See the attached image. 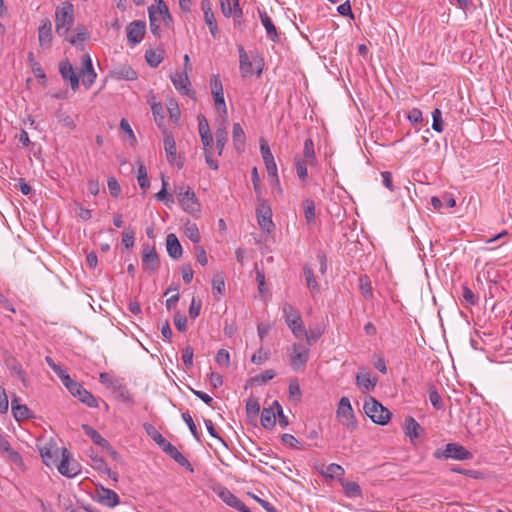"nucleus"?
Returning <instances> with one entry per match:
<instances>
[{
  "mask_svg": "<svg viewBox=\"0 0 512 512\" xmlns=\"http://www.w3.org/2000/svg\"><path fill=\"white\" fill-rule=\"evenodd\" d=\"M147 432L155 441V443L175 462H177L180 466L185 467L189 471L193 472V468L188 459L174 445H172L168 440H166L160 432H158L152 426H150L149 429H147Z\"/></svg>",
  "mask_w": 512,
  "mask_h": 512,
  "instance_id": "obj_1",
  "label": "nucleus"
},
{
  "mask_svg": "<svg viewBox=\"0 0 512 512\" xmlns=\"http://www.w3.org/2000/svg\"><path fill=\"white\" fill-rule=\"evenodd\" d=\"M74 24V6L70 2L63 3L55 11V29L59 36L67 37Z\"/></svg>",
  "mask_w": 512,
  "mask_h": 512,
  "instance_id": "obj_2",
  "label": "nucleus"
},
{
  "mask_svg": "<svg viewBox=\"0 0 512 512\" xmlns=\"http://www.w3.org/2000/svg\"><path fill=\"white\" fill-rule=\"evenodd\" d=\"M99 381L106 388L112 390V392L120 401L129 404L133 403V397L123 384V380L121 378H117L107 372H102L99 375Z\"/></svg>",
  "mask_w": 512,
  "mask_h": 512,
  "instance_id": "obj_3",
  "label": "nucleus"
},
{
  "mask_svg": "<svg viewBox=\"0 0 512 512\" xmlns=\"http://www.w3.org/2000/svg\"><path fill=\"white\" fill-rule=\"evenodd\" d=\"M363 408L372 422L378 425H386L390 420V411L373 397L365 400Z\"/></svg>",
  "mask_w": 512,
  "mask_h": 512,
  "instance_id": "obj_4",
  "label": "nucleus"
},
{
  "mask_svg": "<svg viewBox=\"0 0 512 512\" xmlns=\"http://www.w3.org/2000/svg\"><path fill=\"white\" fill-rule=\"evenodd\" d=\"M178 201L182 209L190 214L200 211V204L194 191L185 184H181L176 188Z\"/></svg>",
  "mask_w": 512,
  "mask_h": 512,
  "instance_id": "obj_5",
  "label": "nucleus"
},
{
  "mask_svg": "<svg viewBox=\"0 0 512 512\" xmlns=\"http://www.w3.org/2000/svg\"><path fill=\"white\" fill-rule=\"evenodd\" d=\"M336 416L339 422L348 430L353 431L357 428V421L351 406L350 400L347 397H342L339 400L336 410Z\"/></svg>",
  "mask_w": 512,
  "mask_h": 512,
  "instance_id": "obj_6",
  "label": "nucleus"
},
{
  "mask_svg": "<svg viewBox=\"0 0 512 512\" xmlns=\"http://www.w3.org/2000/svg\"><path fill=\"white\" fill-rule=\"evenodd\" d=\"M288 354L291 368L294 371H298L308 362L310 350L300 343H294L289 348Z\"/></svg>",
  "mask_w": 512,
  "mask_h": 512,
  "instance_id": "obj_7",
  "label": "nucleus"
},
{
  "mask_svg": "<svg viewBox=\"0 0 512 512\" xmlns=\"http://www.w3.org/2000/svg\"><path fill=\"white\" fill-rule=\"evenodd\" d=\"M55 466L58 472L67 478H73L80 473V465L71 459L70 453L66 448L61 450V459Z\"/></svg>",
  "mask_w": 512,
  "mask_h": 512,
  "instance_id": "obj_8",
  "label": "nucleus"
},
{
  "mask_svg": "<svg viewBox=\"0 0 512 512\" xmlns=\"http://www.w3.org/2000/svg\"><path fill=\"white\" fill-rule=\"evenodd\" d=\"M437 458H451L455 460H470L473 458V454L464 448L462 445L457 443H448L445 448L439 452H435Z\"/></svg>",
  "mask_w": 512,
  "mask_h": 512,
  "instance_id": "obj_9",
  "label": "nucleus"
},
{
  "mask_svg": "<svg viewBox=\"0 0 512 512\" xmlns=\"http://www.w3.org/2000/svg\"><path fill=\"white\" fill-rule=\"evenodd\" d=\"M256 216L258 225L261 227V229L270 233L274 228V223L272 221L271 207L266 200H259V204L256 208Z\"/></svg>",
  "mask_w": 512,
  "mask_h": 512,
  "instance_id": "obj_10",
  "label": "nucleus"
},
{
  "mask_svg": "<svg viewBox=\"0 0 512 512\" xmlns=\"http://www.w3.org/2000/svg\"><path fill=\"white\" fill-rule=\"evenodd\" d=\"M214 491L228 506L238 510L239 512H251L250 509L226 487L218 486Z\"/></svg>",
  "mask_w": 512,
  "mask_h": 512,
  "instance_id": "obj_11",
  "label": "nucleus"
},
{
  "mask_svg": "<svg viewBox=\"0 0 512 512\" xmlns=\"http://www.w3.org/2000/svg\"><path fill=\"white\" fill-rule=\"evenodd\" d=\"M142 266L145 271L152 273L159 267V258L153 245L144 244L142 248Z\"/></svg>",
  "mask_w": 512,
  "mask_h": 512,
  "instance_id": "obj_12",
  "label": "nucleus"
},
{
  "mask_svg": "<svg viewBox=\"0 0 512 512\" xmlns=\"http://www.w3.org/2000/svg\"><path fill=\"white\" fill-rule=\"evenodd\" d=\"M56 446L52 441L45 443L39 447V452L44 464L48 467L55 466L58 463V458L61 456V450L63 449Z\"/></svg>",
  "mask_w": 512,
  "mask_h": 512,
  "instance_id": "obj_13",
  "label": "nucleus"
},
{
  "mask_svg": "<svg viewBox=\"0 0 512 512\" xmlns=\"http://www.w3.org/2000/svg\"><path fill=\"white\" fill-rule=\"evenodd\" d=\"M127 40L131 46L139 44L145 35L146 25L142 21H132L126 28Z\"/></svg>",
  "mask_w": 512,
  "mask_h": 512,
  "instance_id": "obj_14",
  "label": "nucleus"
},
{
  "mask_svg": "<svg viewBox=\"0 0 512 512\" xmlns=\"http://www.w3.org/2000/svg\"><path fill=\"white\" fill-rule=\"evenodd\" d=\"M94 500L103 506L112 508L118 505L119 496L113 490L101 486L95 490Z\"/></svg>",
  "mask_w": 512,
  "mask_h": 512,
  "instance_id": "obj_15",
  "label": "nucleus"
},
{
  "mask_svg": "<svg viewBox=\"0 0 512 512\" xmlns=\"http://www.w3.org/2000/svg\"><path fill=\"white\" fill-rule=\"evenodd\" d=\"M170 79L178 92L187 96L193 93L191 90V82L189 80L186 69L182 72H176L172 74Z\"/></svg>",
  "mask_w": 512,
  "mask_h": 512,
  "instance_id": "obj_16",
  "label": "nucleus"
},
{
  "mask_svg": "<svg viewBox=\"0 0 512 512\" xmlns=\"http://www.w3.org/2000/svg\"><path fill=\"white\" fill-rule=\"evenodd\" d=\"M377 377L372 376L368 371L361 370L356 375V385L362 393L373 391L377 384Z\"/></svg>",
  "mask_w": 512,
  "mask_h": 512,
  "instance_id": "obj_17",
  "label": "nucleus"
},
{
  "mask_svg": "<svg viewBox=\"0 0 512 512\" xmlns=\"http://www.w3.org/2000/svg\"><path fill=\"white\" fill-rule=\"evenodd\" d=\"M82 70H81V77L83 85L86 87H91L97 77L96 72L94 71L93 65H92V59L89 54H85L82 57Z\"/></svg>",
  "mask_w": 512,
  "mask_h": 512,
  "instance_id": "obj_18",
  "label": "nucleus"
},
{
  "mask_svg": "<svg viewBox=\"0 0 512 512\" xmlns=\"http://www.w3.org/2000/svg\"><path fill=\"white\" fill-rule=\"evenodd\" d=\"M38 40L39 45L43 48H49L51 46L53 40L52 23L48 18L41 21L38 28Z\"/></svg>",
  "mask_w": 512,
  "mask_h": 512,
  "instance_id": "obj_19",
  "label": "nucleus"
},
{
  "mask_svg": "<svg viewBox=\"0 0 512 512\" xmlns=\"http://www.w3.org/2000/svg\"><path fill=\"white\" fill-rule=\"evenodd\" d=\"M59 72L64 80L70 82V86L73 91L78 89L79 78L75 73L73 66L68 61H62L60 63Z\"/></svg>",
  "mask_w": 512,
  "mask_h": 512,
  "instance_id": "obj_20",
  "label": "nucleus"
},
{
  "mask_svg": "<svg viewBox=\"0 0 512 512\" xmlns=\"http://www.w3.org/2000/svg\"><path fill=\"white\" fill-rule=\"evenodd\" d=\"M163 142L167 161L173 165L177 160V147L173 135L167 131H164Z\"/></svg>",
  "mask_w": 512,
  "mask_h": 512,
  "instance_id": "obj_21",
  "label": "nucleus"
},
{
  "mask_svg": "<svg viewBox=\"0 0 512 512\" xmlns=\"http://www.w3.org/2000/svg\"><path fill=\"white\" fill-rule=\"evenodd\" d=\"M11 410L14 418L18 422L34 417L33 412L26 405L18 403V399L16 397L11 401Z\"/></svg>",
  "mask_w": 512,
  "mask_h": 512,
  "instance_id": "obj_22",
  "label": "nucleus"
},
{
  "mask_svg": "<svg viewBox=\"0 0 512 512\" xmlns=\"http://www.w3.org/2000/svg\"><path fill=\"white\" fill-rule=\"evenodd\" d=\"M166 249L168 255L173 259H179L182 256V246L174 233H170L167 235Z\"/></svg>",
  "mask_w": 512,
  "mask_h": 512,
  "instance_id": "obj_23",
  "label": "nucleus"
},
{
  "mask_svg": "<svg viewBox=\"0 0 512 512\" xmlns=\"http://www.w3.org/2000/svg\"><path fill=\"white\" fill-rule=\"evenodd\" d=\"M260 152L262 159L264 161V164L266 166L267 172H274L277 171V165L275 163L273 154L267 145V143L264 140L260 141Z\"/></svg>",
  "mask_w": 512,
  "mask_h": 512,
  "instance_id": "obj_24",
  "label": "nucleus"
},
{
  "mask_svg": "<svg viewBox=\"0 0 512 512\" xmlns=\"http://www.w3.org/2000/svg\"><path fill=\"white\" fill-rule=\"evenodd\" d=\"M232 139L234 148L240 153L244 150L246 136L239 123L233 124Z\"/></svg>",
  "mask_w": 512,
  "mask_h": 512,
  "instance_id": "obj_25",
  "label": "nucleus"
},
{
  "mask_svg": "<svg viewBox=\"0 0 512 512\" xmlns=\"http://www.w3.org/2000/svg\"><path fill=\"white\" fill-rule=\"evenodd\" d=\"M216 138V148L218 151V155H222L224 147L228 141V131L226 126V120L222 122L220 127L215 132Z\"/></svg>",
  "mask_w": 512,
  "mask_h": 512,
  "instance_id": "obj_26",
  "label": "nucleus"
},
{
  "mask_svg": "<svg viewBox=\"0 0 512 512\" xmlns=\"http://www.w3.org/2000/svg\"><path fill=\"white\" fill-rule=\"evenodd\" d=\"M239 62V69L243 77H247L253 74V64L250 61L248 54L242 47L239 48Z\"/></svg>",
  "mask_w": 512,
  "mask_h": 512,
  "instance_id": "obj_27",
  "label": "nucleus"
},
{
  "mask_svg": "<svg viewBox=\"0 0 512 512\" xmlns=\"http://www.w3.org/2000/svg\"><path fill=\"white\" fill-rule=\"evenodd\" d=\"M259 16H260L261 23L266 30L267 35L273 40L278 38L277 29H276L272 19L268 16V14L265 11H259Z\"/></svg>",
  "mask_w": 512,
  "mask_h": 512,
  "instance_id": "obj_28",
  "label": "nucleus"
},
{
  "mask_svg": "<svg viewBox=\"0 0 512 512\" xmlns=\"http://www.w3.org/2000/svg\"><path fill=\"white\" fill-rule=\"evenodd\" d=\"M341 485L347 497L358 498L362 496V489L358 483L342 479Z\"/></svg>",
  "mask_w": 512,
  "mask_h": 512,
  "instance_id": "obj_29",
  "label": "nucleus"
},
{
  "mask_svg": "<svg viewBox=\"0 0 512 512\" xmlns=\"http://www.w3.org/2000/svg\"><path fill=\"white\" fill-rule=\"evenodd\" d=\"M225 292V281L222 273H217L212 279V293L216 300H220Z\"/></svg>",
  "mask_w": 512,
  "mask_h": 512,
  "instance_id": "obj_30",
  "label": "nucleus"
},
{
  "mask_svg": "<svg viewBox=\"0 0 512 512\" xmlns=\"http://www.w3.org/2000/svg\"><path fill=\"white\" fill-rule=\"evenodd\" d=\"M303 271H304V276H305V280H306V285H307L308 289L310 290V293L312 295L318 294L320 291V287H319L318 282L315 279L312 268L309 266H305Z\"/></svg>",
  "mask_w": 512,
  "mask_h": 512,
  "instance_id": "obj_31",
  "label": "nucleus"
},
{
  "mask_svg": "<svg viewBox=\"0 0 512 512\" xmlns=\"http://www.w3.org/2000/svg\"><path fill=\"white\" fill-rule=\"evenodd\" d=\"M113 77L133 81L137 78L136 72L130 66H120L113 71Z\"/></svg>",
  "mask_w": 512,
  "mask_h": 512,
  "instance_id": "obj_32",
  "label": "nucleus"
},
{
  "mask_svg": "<svg viewBox=\"0 0 512 512\" xmlns=\"http://www.w3.org/2000/svg\"><path fill=\"white\" fill-rule=\"evenodd\" d=\"M261 425L265 429H271L276 423V412L273 408H264L261 413Z\"/></svg>",
  "mask_w": 512,
  "mask_h": 512,
  "instance_id": "obj_33",
  "label": "nucleus"
},
{
  "mask_svg": "<svg viewBox=\"0 0 512 512\" xmlns=\"http://www.w3.org/2000/svg\"><path fill=\"white\" fill-rule=\"evenodd\" d=\"M137 181L141 189L146 190L150 186L147 169L141 160L137 161Z\"/></svg>",
  "mask_w": 512,
  "mask_h": 512,
  "instance_id": "obj_34",
  "label": "nucleus"
},
{
  "mask_svg": "<svg viewBox=\"0 0 512 512\" xmlns=\"http://www.w3.org/2000/svg\"><path fill=\"white\" fill-rule=\"evenodd\" d=\"M320 472L324 477L329 479L338 478L344 475V469L335 463H331L328 466L323 467Z\"/></svg>",
  "mask_w": 512,
  "mask_h": 512,
  "instance_id": "obj_35",
  "label": "nucleus"
},
{
  "mask_svg": "<svg viewBox=\"0 0 512 512\" xmlns=\"http://www.w3.org/2000/svg\"><path fill=\"white\" fill-rule=\"evenodd\" d=\"M303 160H305L310 165H314L316 163V156L314 151V143L312 139L308 138L304 142L303 149Z\"/></svg>",
  "mask_w": 512,
  "mask_h": 512,
  "instance_id": "obj_36",
  "label": "nucleus"
},
{
  "mask_svg": "<svg viewBox=\"0 0 512 512\" xmlns=\"http://www.w3.org/2000/svg\"><path fill=\"white\" fill-rule=\"evenodd\" d=\"M420 430H421V426L413 417L406 418L405 431H406V435L409 436L410 439L418 438Z\"/></svg>",
  "mask_w": 512,
  "mask_h": 512,
  "instance_id": "obj_37",
  "label": "nucleus"
},
{
  "mask_svg": "<svg viewBox=\"0 0 512 512\" xmlns=\"http://www.w3.org/2000/svg\"><path fill=\"white\" fill-rule=\"evenodd\" d=\"M154 9L156 10V16H158V18H160L165 24L168 25L172 21L168 6L164 0H157V6L154 7Z\"/></svg>",
  "mask_w": 512,
  "mask_h": 512,
  "instance_id": "obj_38",
  "label": "nucleus"
},
{
  "mask_svg": "<svg viewBox=\"0 0 512 512\" xmlns=\"http://www.w3.org/2000/svg\"><path fill=\"white\" fill-rule=\"evenodd\" d=\"M83 429L86 433V435H88L90 437V439L98 446L100 447H107L109 444H108V441L103 438L100 433L98 431H96L95 429H93L92 427L88 426V425H83Z\"/></svg>",
  "mask_w": 512,
  "mask_h": 512,
  "instance_id": "obj_39",
  "label": "nucleus"
},
{
  "mask_svg": "<svg viewBox=\"0 0 512 512\" xmlns=\"http://www.w3.org/2000/svg\"><path fill=\"white\" fill-rule=\"evenodd\" d=\"M212 96L214 99L215 108L220 113V117L222 118V120L225 121L227 118L228 111H227V106H226L225 99H224V93L218 92L217 94H212Z\"/></svg>",
  "mask_w": 512,
  "mask_h": 512,
  "instance_id": "obj_40",
  "label": "nucleus"
},
{
  "mask_svg": "<svg viewBox=\"0 0 512 512\" xmlns=\"http://www.w3.org/2000/svg\"><path fill=\"white\" fill-rule=\"evenodd\" d=\"M204 22L208 26L209 32L214 39L219 37V28L214 13L203 14Z\"/></svg>",
  "mask_w": 512,
  "mask_h": 512,
  "instance_id": "obj_41",
  "label": "nucleus"
},
{
  "mask_svg": "<svg viewBox=\"0 0 512 512\" xmlns=\"http://www.w3.org/2000/svg\"><path fill=\"white\" fill-rule=\"evenodd\" d=\"M304 217L307 223H313L315 221V203L312 199H305L302 203Z\"/></svg>",
  "mask_w": 512,
  "mask_h": 512,
  "instance_id": "obj_42",
  "label": "nucleus"
},
{
  "mask_svg": "<svg viewBox=\"0 0 512 512\" xmlns=\"http://www.w3.org/2000/svg\"><path fill=\"white\" fill-rule=\"evenodd\" d=\"M184 233L193 243H199L201 240L199 229L195 223H186Z\"/></svg>",
  "mask_w": 512,
  "mask_h": 512,
  "instance_id": "obj_43",
  "label": "nucleus"
},
{
  "mask_svg": "<svg viewBox=\"0 0 512 512\" xmlns=\"http://www.w3.org/2000/svg\"><path fill=\"white\" fill-rule=\"evenodd\" d=\"M76 397L84 404H86L88 407H98V400L96 397L93 396L92 393L87 391L85 388H83L79 394L76 395Z\"/></svg>",
  "mask_w": 512,
  "mask_h": 512,
  "instance_id": "obj_44",
  "label": "nucleus"
},
{
  "mask_svg": "<svg viewBox=\"0 0 512 512\" xmlns=\"http://www.w3.org/2000/svg\"><path fill=\"white\" fill-rule=\"evenodd\" d=\"M149 13V22H150V31L152 34L159 36L160 31V22L162 21L158 16H156V10L154 6L148 8Z\"/></svg>",
  "mask_w": 512,
  "mask_h": 512,
  "instance_id": "obj_45",
  "label": "nucleus"
},
{
  "mask_svg": "<svg viewBox=\"0 0 512 512\" xmlns=\"http://www.w3.org/2000/svg\"><path fill=\"white\" fill-rule=\"evenodd\" d=\"M283 317L286 324H289L291 320H302L300 313L291 304L288 303L284 304L283 306Z\"/></svg>",
  "mask_w": 512,
  "mask_h": 512,
  "instance_id": "obj_46",
  "label": "nucleus"
},
{
  "mask_svg": "<svg viewBox=\"0 0 512 512\" xmlns=\"http://www.w3.org/2000/svg\"><path fill=\"white\" fill-rule=\"evenodd\" d=\"M295 165H296V173L298 178L302 182H306L308 178V171H307V165H310L305 160H303L301 157L295 158Z\"/></svg>",
  "mask_w": 512,
  "mask_h": 512,
  "instance_id": "obj_47",
  "label": "nucleus"
},
{
  "mask_svg": "<svg viewBox=\"0 0 512 512\" xmlns=\"http://www.w3.org/2000/svg\"><path fill=\"white\" fill-rule=\"evenodd\" d=\"M287 326L290 328L291 332L296 338H302L304 337V334H306V328L304 326L303 320H291Z\"/></svg>",
  "mask_w": 512,
  "mask_h": 512,
  "instance_id": "obj_48",
  "label": "nucleus"
},
{
  "mask_svg": "<svg viewBox=\"0 0 512 512\" xmlns=\"http://www.w3.org/2000/svg\"><path fill=\"white\" fill-rule=\"evenodd\" d=\"M88 37V32L84 27L78 28L77 34L72 37H66V39L72 44V45H80L82 44Z\"/></svg>",
  "mask_w": 512,
  "mask_h": 512,
  "instance_id": "obj_49",
  "label": "nucleus"
},
{
  "mask_svg": "<svg viewBox=\"0 0 512 512\" xmlns=\"http://www.w3.org/2000/svg\"><path fill=\"white\" fill-rule=\"evenodd\" d=\"M63 385L74 397H76V395L79 394V392L84 388L80 383L74 381L71 377H66Z\"/></svg>",
  "mask_w": 512,
  "mask_h": 512,
  "instance_id": "obj_50",
  "label": "nucleus"
},
{
  "mask_svg": "<svg viewBox=\"0 0 512 512\" xmlns=\"http://www.w3.org/2000/svg\"><path fill=\"white\" fill-rule=\"evenodd\" d=\"M432 128L438 133L443 131L442 112L438 108L432 112Z\"/></svg>",
  "mask_w": 512,
  "mask_h": 512,
  "instance_id": "obj_51",
  "label": "nucleus"
},
{
  "mask_svg": "<svg viewBox=\"0 0 512 512\" xmlns=\"http://www.w3.org/2000/svg\"><path fill=\"white\" fill-rule=\"evenodd\" d=\"M182 419L187 424V426H188L191 434L193 435V437L197 441H200V434L197 431V427H196V425H195L191 415L188 412H184V413H182Z\"/></svg>",
  "mask_w": 512,
  "mask_h": 512,
  "instance_id": "obj_52",
  "label": "nucleus"
},
{
  "mask_svg": "<svg viewBox=\"0 0 512 512\" xmlns=\"http://www.w3.org/2000/svg\"><path fill=\"white\" fill-rule=\"evenodd\" d=\"M56 117L64 127L69 128L71 130L76 128V123L70 115L58 111L56 113Z\"/></svg>",
  "mask_w": 512,
  "mask_h": 512,
  "instance_id": "obj_53",
  "label": "nucleus"
},
{
  "mask_svg": "<svg viewBox=\"0 0 512 512\" xmlns=\"http://www.w3.org/2000/svg\"><path fill=\"white\" fill-rule=\"evenodd\" d=\"M323 331L320 328L306 330V334H304L306 338V343L308 346L314 345L317 340L321 337Z\"/></svg>",
  "mask_w": 512,
  "mask_h": 512,
  "instance_id": "obj_54",
  "label": "nucleus"
},
{
  "mask_svg": "<svg viewBox=\"0 0 512 512\" xmlns=\"http://www.w3.org/2000/svg\"><path fill=\"white\" fill-rule=\"evenodd\" d=\"M151 109H152V113H153L155 122L157 123V125L159 127H161L163 124L164 118H165L164 110H163L161 103H154L152 105Z\"/></svg>",
  "mask_w": 512,
  "mask_h": 512,
  "instance_id": "obj_55",
  "label": "nucleus"
},
{
  "mask_svg": "<svg viewBox=\"0 0 512 512\" xmlns=\"http://www.w3.org/2000/svg\"><path fill=\"white\" fill-rule=\"evenodd\" d=\"M145 58L151 67H157L162 62L161 55L153 50L146 51Z\"/></svg>",
  "mask_w": 512,
  "mask_h": 512,
  "instance_id": "obj_56",
  "label": "nucleus"
},
{
  "mask_svg": "<svg viewBox=\"0 0 512 512\" xmlns=\"http://www.w3.org/2000/svg\"><path fill=\"white\" fill-rule=\"evenodd\" d=\"M135 241V233L133 229L127 228L122 233V244L125 246V248H131L134 245Z\"/></svg>",
  "mask_w": 512,
  "mask_h": 512,
  "instance_id": "obj_57",
  "label": "nucleus"
},
{
  "mask_svg": "<svg viewBox=\"0 0 512 512\" xmlns=\"http://www.w3.org/2000/svg\"><path fill=\"white\" fill-rule=\"evenodd\" d=\"M275 377V372L271 369L265 370L259 375H256L253 377V382L263 385L269 380L273 379Z\"/></svg>",
  "mask_w": 512,
  "mask_h": 512,
  "instance_id": "obj_58",
  "label": "nucleus"
},
{
  "mask_svg": "<svg viewBox=\"0 0 512 512\" xmlns=\"http://www.w3.org/2000/svg\"><path fill=\"white\" fill-rule=\"evenodd\" d=\"M270 357V352L260 348L252 357L251 362L256 365H260L267 361Z\"/></svg>",
  "mask_w": 512,
  "mask_h": 512,
  "instance_id": "obj_59",
  "label": "nucleus"
},
{
  "mask_svg": "<svg viewBox=\"0 0 512 512\" xmlns=\"http://www.w3.org/2000/svg\"><path fill=\"white\" fill-rule=\"evenodd\" d=\"M462 299L468 305H475L478 301V298L474 294V292L467 286L463 287L462 290Z\"/></svg>",
  "mask_w": 512,
  "mask_h": 512,
  "instance_id": "obj_60",
  "label": "nucleus"
},
{
  "mask_svg": "<svg viewBox=\"0 0 512 512\" xmlns=\"http://www.w3.org/2000/svg\"><path fill=\"white\" fill-rule=\"evenodd\" d=\"M215 361L217 362V364H219L221 366L229 367V365H230L229 352L225 349L218 350L216 357H215Z\"/></svg>",
  "mask_w": 512,
  "mask_h": 512,
  "instance_id": "obj_61",
  "label": "nucleus"
},
{
  "mask_svg": "<svg viewBox=\"0 0 512 512\" xmlns=\"http://www.w3.org/2000/svg\"><path fill=\"white\" fill-rule=\"evenodd\" d=\"M194 351L191 346H186L182 351V361L186 367L190 368L193 366Z\"/></svg>",
  "mask_w": 512,
  "mask_h": 512,
  "instance_id": "obj_62",
  "label": "nucleus"
},
{
  "mask_svg": "<svg viewBox=\"0 0 512 512\" xmlns=\"http://www.w3.org/2000/svg\"><path fill=\"white\" fill-rule=\"evenodd\" d=\"M289 398L294 401H299L301 398V390L297 381L289 383Z\"/></svg>",
  "mask_w": 512,
  "mask_h": 512,
  "instance_id": "obj_63",
  "label": "nucleus"
},
{
  "mask_svg": "<svg viewBox=\"0 0 512 512\" xmlns=\"http://www.w3.org/2000/svg\"><path fill=\"white\" fill-rule=\"evenodd\" d=\"M174 325L180 332H184L187 329V317L182 313H176L174 315Z\"/></svg>",
  "mask_w": 512,
  "mask_h": 512,
  "instance_id": "obj_64",
  "label": "nucleus"
}]
</instances>
